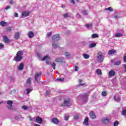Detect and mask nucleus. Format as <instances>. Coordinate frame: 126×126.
I'll list each match as a JSON object with an SVG mask.
<instances>
[{
  "mask_svg": "<svg viewBox=\"0 0 126 126\" xmlns=\"http://www.w3.org/2000/svg\"><path fill=\"white\" fill-rule=\"evenodd\" d=\"M23 53L21 51H19L16 54V56L14 58V61L15 62H20L22 60V55Z\"/></svg>",
  "mask_w": 126,
  "mask_h": 126,
  "instance_id": "f257e3e1",
  "label": "nucleus"
},
{
  "mask_svg": "<svg viewBox=\"0 0 126 126\" xmlns=\"http://www.w3.org/2000/svg\"><path fill=\"white\" fill-rule=\"evenodd\" d=\"M62 107H68L70 106V99H64L63 100V103L61 104Z\"/></svg>",
  "mask_w": 126,
  "mask_h": 126,
  "instance_id": "f03ea898",
  "label": "nucleus"
},
{
  "mask_svg": "<svg viewBox=\"0 0 126 126\" xmlns=\"http://www.w3.org/2000/svg\"><path fill=\"white\" fill-rule=\"evenodd\" d=\"M97 59L99 63H103V61H104V56H103V54L102 53V52H99L97 53Z\"/></svg>",
  "mask_w": 126,
  "mask_h": 126,
  "instance_id": "7ed1b4c3",
  "label": "nucleus"
},
{
  "mask_svg": "<svg viewBox=\"0 0 126 126\" xmlns=\"http://www.w3.org/2000/svg\"><path fill=\"white\" fill-rule=\"evenodd\" d=\"M30 121L32 122H36L38 124H42V122H43V120H42V118L40 117H36V119L35 118L33 119L30 118Z\"/></svg>",
  "mask_w": 126,
  "mask_h": 126,
  "instance_id": "20e7f679",
  "label": "nucleus"
},
{
  "mask_svg": "<svg viewBox=\"0 0 126 126\" xmlns=\"http://www.w3.org/2000/svg\"><path fill=\"white\" fill-rule=\"evenodd\" d=\"M61 39V37H60V34H56L53 35L52 37V40L54 42H57V41H59Z\"/></svg>",
  "mask_w": 126,
  "mask_h": 126,
  "instance_id": "39448f33",
  "label": "nucleus"
},
{
  "mask_svg": "<svg viewBox=\"0 0 126 126\" xmlns=\"http://www.w3.org/2000/svg\"><path fill=\"white\" fill-rule=\"evenodd\" d=\"M88 94H85L83 96H82V99H83V102H84L85 103H87L88 101Z\"/></svg>",
  "mask_w": 126,
  "mask_h": 126,
  "instance_id": "423d86ee",
  "label": "nucleus"
},
{
  "mask_svg": "<svg viewBox=\"0 0 126 126\" xmlns=\"http://www.w3.org/2000/svg\"><path fill=\"white\" fill-rule=\"evenodd\" d=\"M29 14H30V13L28 11H25L22 12V18H23V17H27V16H29Z\"/></svg>",
  "mask_w": 126,
  "mask_h": 126,
  "instance_id": "0eeeda50",
  "label": "nucleus"
},
{
  "mask_svg": "<svg viewBox=\"0 0 126 126\" xmlns=\"http://www.w3.org/2000/svg\"><path fill=\"white\" fill-rule=\"evenodd\" d=\"M41 75H42V73L41 72L35 73L34 76V79L36 81V82L37 83L39 82V81H38V78H39V77H40Z\"/></svg>",
  "mask_w": 126,
  "mask_h": 126,
  "instance_id": "6e6552de",
  "label": "nucleus"
},
{
  "mask_svg": "<svg viewBox=\"0 0 126 126\" xmlns=\"http://www.w3.org/2000/svg\"><path fill=\"white\" fill-rule=\"evenodd\" d=\"M111 63L114 65H120L121 64V61H116V59L112 60Z\"/></svg>",
  "mask_w": 126,
  "mask_h": 126,
  "instance_id": "1a4fd4ad",
  "label": "nucleus"
},
{
  "mask_svg": "<svg viewBox=\"0 0 126 126\" xmlns=\"http://www.w3.org/2000/svg\"><path fill=\"white\" fill-rule=\"evenodd\" d=\"M20 38V33L19 32H17L14 34V39L15 40H18V39Z\"/></svg>",
  "mask_w": 126,
  "mask_h": 126,
  "instance_id": "9d476101",
  "label": "nucleus"
},
{
  "mask_svg": "<svg viewBox=\"0 0 126 126\" xmlns=\"http://www.w3.org/2000/svg\"><path fill=\"white\" fill-rule=\"evenodd\" d=\"M90 116L91 119H95L96 115H95V113L94 111H91L90 113Z\"/></svg>",
  "mask_w": 126,
  "mask_h": 126,
  "instance_id": "9b49d317",
  "label": "nucleus"
},
{
  "mask_svg": "<svg viewBox=\"0 0 126 126\" xmlns=\"http://www.w3.org/2000/svg\"><path fill=\"white\" fill-rule=\"evenodd\" d=\"M108 74L109 76H115V74H116V72H115V71H114V70H111L109 72Z\"/></svg>",
  "mask_w": 126,
  "mask_h": 126,
  "instance_id": "f8f14e48",
  "label": "nucleus"
},
{
  "mask_svg": "<svg viewBox=\"0 0 126 126\" xmlns=\"http://www.w3.org/2000/svg\"><path fill=\"white\" fill-rule=\"evenodd\" d=\"M88 118H86L84 120V121L83 122V125L84 126H89V123H88Z\"/></svg>",
  "mask_w": 126,
  "mask_h": 126,
  "instance_id": "ddd939ff",
  "label": "nucleus"
},
{
  "mask_svg": "<svg viewBox=\"0 0 126 126\" xmlns=\"http://www.w3.org/2000/svg\"><path fill=\"white\" fill-rule=\"evenodd\" d=\"M52 123H53L54 124H55L56 125H58V124H59V120H58V119H57L56 118H54L53 119H52Z\"/></svg>",
  "mask_w": 126,
  "mask_h": 126,
  "instance_id": "4468645a",
  "label": "nucleus"
},
{
  "mask_svg": "<svg viewBox=\"0 0 126 126\" xmlns=\"http://www.w3.org/2000/svg\"><path fill=\"white\" fill-rule=\"evenodd\" d=\"M28 36L29 38H33V37H34V32H29V33L28 34Z\"/></svg>",
  "mask_w": 126,
  "mask_h": 126,
  "instance_id": "2eb2a0df",
  "label": "nucleus"
},
{
  "mask_svg": "<svg viewBox=\"0 0 126 126\" xmlns=\"http://www.w3.org/2000/svg\"><path fill=\"white\" fill-rule=\"evenodd\" d=\"M24 67V64L23 63H21L18 66V70H22Z\"/></svg>",
  "mask_w": 126,
  "mask_h": 126,
  "instance_id": "dca6fc26",
  "label": "nucleus"
},
{
  "mask_svg": "<svg viewBox=\"0 0 126 126\" xmlns=\"http://www.w3.org/2000/svg\"><path fill=\"white\" fill-rule=\"evenodd\" d=\"M103 124H109L110 120L108 118H105L102 120Z\"/></svg>",
  "mask_w": 126,
  "mask_h": 126,
  "instance_id": "f3484780",
  "label": "nucleus"
},
{
  "mask_svg": "<svg viewBox=\"0 0 126 126\" xmlns=\"http://www.w3.org/2000/svg\"><path fill=\"white\" fill-rule=\"evenodd\" d=\"M32 82V78L31 77H29L27 80V84H28V85H30V84H31Z\"/></svg>",
  "mask_w": 126,
  "mask_h": 126,
  "instance_id": "a211bd4d",
  "label": "nucleus"
},
{
  "mask_svg": "<svg viewBox=\"0 0 126 126\" xmlns=\"http://www.w3.org/2000/svg\"><path fill=\"white\" fill-rule=\"evenodd\" d=\"M52 47L54 49H57V48L59 47V45L56 43V42H52Z\"/></svg>",
  "mask_w": 126,
  "mask_h": 126,
  "instance_id": "6ab92c4d",
  "label": "nucleus"
},
{
  "mask_svg": "<svg viewBox=\"0 0 126 126\" xmlns=\"http://www.w3.org/2000/svg\"><path fill=\"white\" fill-rule=\"evenodd\" d=\"M3 39L4 41L6 42V43H8V42H9V40L8 39V38H7V36H6V35H4L3 36Z\"/></svg>",
  "mask_w": 126,
  "mask_h": 126,
  "instance_id": "aec40b11",
  "label": "nucleus"
},
{
  "mask_svg": "<svg viewBox=\"0 0 126 126\" xmlns=\"http://www.w3.org/2000/svg\"><path fill=\"white\" fill-rule=\"evenodd\" d=\"M6 24H7V23L6 22H4L3 21H1L0 22V25H1V26H3V27L6 26Z\"/></svg>",
  "mask_w": 126,
  "mask_h": 126,
  "instance_id": "412c9836",
  "label": "nucleus"
},
{
  "mask_svg": "<svg viewBox=\"0 0 126 126\" xmlns=\"http://www.w3.org/2000/svg\"><path fill=\"white\" fill-rule=\"evenodd\" d=\"M55 61L57 62V63H62L63 61V58H56Z\"/></svg>",
  "mask_w": 126,
  "mask_h": 126,
  "instance_id": "4be33fe9",
  "label": "nucleus"
},
{
  "mask_svg": "<svg viewBox=\"0 0 126 126\" xmlns=\"http://www.w3.org/2000/svg\"><path fill=\"white\" fill-rule=\"evenodd\" d=\"M116 53V51L114 50H111L108 51V55H114Z\"/></svg>",
  "mask_w": 126,
  "mask_h": 126,
  "instance_id": "5701e85b",
  "label": "nucleus"
},
{
  "mask_svg": "<svg viewBox=\"0 0 126 126\" xmlns=\"http://www.w3.org/2000/svg\"><path fill=\"white\" fill-rule=\"evenodd\" d=\"M49 59H50V58L49 57V56L46 55L43 58L41 59V61H42V62H44V61L49 60Z\"/></svg>",
  "mask_w": 126,
  "mask_h": 126,
  "instance_id": "b1692460",
  "label": "nucleus"
},
{
  "mask_svg": "<svg viewBox=\"0 0 126 126\" xmlns=\"http://www.w3.org/2000/svg\"><path fill=\"white\" fill-rule=\"evenodd\" d=\"M83 56L84 57V59H85L86 60H87L90 57L87 54H83Z\"/></svg>",
  "mask_w": 126,
  "mask_h": 126,
  "instance_id": "393cba45",
  "label": "nucleus"
},
{
  "mask_svg": "<svg viewBox=\"0 0 126 126\" xmlns=\"http://www.w3.org/2000/svg\"><path fill=\"white\" fill-rule=\"evenodd\" d=\"M114 100L117 102H119L121 101V97L115 96H114Z\"/></svg>",
  "mask_w": 126,
  "mask_h": 126,
  "instance_id": "a878e982",
  "label": "nucleus"
},
{
  "mask_svg": "<svg viewBox=\"0 0 126 126\" xmlns=\"http://www.w3.org/2000/svg\"><path fill=\"white\" fill-rule=\"evenodd\" d=\"M98 37H99V35H98L96 33H94L92 35V37H93V38H98Z\"/></svg>",
  "mask_w": 126,
  "mask_h": 126,
  "instance_id": "bb28decb",
  "label": "nucleus"
},
{
  "mask_svg": "<svg viewBox=\"0 0 126 126\" xmlns=\"http://www.w3.org/2000/svg\"><path fill=\"white\" fill-rule=\"evenodd\" d=\"M64 18H67V17H69V14L68 13H66L63 15Z\"/></svg>",
  "mask_w": 126,
  "mask_h": 126,
  "instance_id": "cd10ccee",
  "label": "nucleus"
},
{
  "mask_svg": "<svg viewBox=\"0 0 126 126\" xmlns=\"http://www.w3.org/2000/svg\"><path fill=\"white\" fill-rule=\"evenodd\" d=\"M65 56L66 58H67V59H68L69 57H70V54H69V53L68 52H65Z\"/></svg>",
  "mask_w": 126,
  "mask_h": 126,
  "instance_id": "c85d7f7f",
  "label": "nucleus"
},
{
  "mask_svg": "<svg viewBox=\"0 0 126 126\" xmlns=\"http://www.w3.org/2000/svg\"><path fill=\"white\" fill-rule=\"evenodd\" d=\"M96 73L98 75L102 74V72L101 71V69H97L96 70Z\"/></svg>",
  "mask_w": 126,
  "mask_h": 126,
  "instance_id": "c756f323",
  "label": "nucleus"
},
{
  "mask_svg": "<svg viewBox=\"0 0 126 126\" xmlns=\"http://www.w3.org/2000/svg\"><path fill=\"white\" fill-rule=\"evenodd\" d=\"M105 10H108L109 11H111V12L113 11V10H114L113 9V8H112V7H109L107 8H105Z\"/></svg>",
  "mask_w": 126,
  "mask_h": 126,
  "instance_id": "7c9ffc66",
  "label": "nucleus"
},
{
  "mask_svg": "<svg viewBox=\"0 0 126 126\" xmlns=\"http://www.w3.org/2000/svg\"><path fill=\"white\" fill-rule=\"evenodd\" d=\"M94 47H96V43H91L90 44V48H94Z\"/></svg>",
  "mask_w": 126,
  "mask_h": 126,
  "instance_id": "2f4dec72",
  "label": "nucleus"
},
{
  "mask_svg": "<svg viewBox=\"0 0 126 126\" xmlns=\"http://www.w3.org/2000/svg\"><path fill=\"white\" fill-rule=\"evenodd\" d=\"M115 36L116 37H123V34L121 33H118L116 34Z\"/></svg>",
  "mask_w": 126,
  "mask_h": 126,
  "instance_id": "473e14b6",
  "label": "nucleus"
},
{
  "mask_svg": "<svg viewBox=\"0 0 126 126\" xmlns=\"http://www.w3.org/2000/svg\"><path fill=\"white\" fill-rule=\"evenodd\" d=\"M7 103L8 105H12L13 102L12 100H8Z\"/></svg>",
  "mask_w": 126,
  "mask_h": 126,
  "instance_id": "72a5a7b5",
  "label": "nucleus"
},
{
  "mask_svg": "<svg viewBox=\"0 0 126 126\" xmlns=\"http://www.w3.org/2000/svg\"><path fill=\"white\" fill-rule=\"evenodd\" d=\"M22 109H23V110H26L28 109H29V108L28 107V106H27L26 105H23L22 107Z\"/></svg>",
  "mask_w": 126,
  "mask_h": 126,
  "instance_id": "f704fd0d",
  "label": "nucleus"
},
{
  "mask_svg": "<svg viewBox=\"0 0 126 126\" xmlns=\"http://www.w3.org/2000/svg\"><path fill=\"white\" fill-rule=\"evenodd\" d=\"M51 65H52V68H53V69H54V70L56 69V63L53 62Z\"/></svg>",
  "mask_w": 126,
  "mask_h": 126,
  "instance_id": "c9c22d12",
  "label": "nucleus"
},
{
  "mask_svg": "<svg viewBox=\"0 0 126 126\" xmlns=\"http://www.w3.org/2000/svg\"><path fill=\"white\" fill-rule=\"evenodd\" d=\"M122 115H123V116H125V117H126V109H124L123 110Z\"/></svg>",
  "mask_w": 126,
  "mask_h": 126,
  "instance_id": "e433bc0d",
  "label": "nucleus"
},
{
  "mask_svg": "<svg viewBox=\"0 0 126 126\" xmlns=\"http://www.w3.org/2000/svg\"><path fill=\"white\" fill-rule=\"evenodd\" d=\"M26 91L27 94H29V93H30V92L32 91V90L31 89H27Z\"/></svg>",
  "mask_w": 126,
  "mask_h": 126,
  "instance_id": "4c0bfd02",
  "label": "nucleus"
},
{
  "mask_svg": "<svg viewBox=\"0 0 126 126\" xmlns=\"http://www.w3.org/2000/svg\"><path fill=\"white\" fill-rule=\"evenodd\" d=\"M85 27H87V28H90V27H92V24H86V25H85Z\"/></svg>",
  "mask_w": 126,
  "mask_h": 126,
  "instance_id": "58836bf2",
  "label": "nucleus"
},
{
  "mask_svg": "<svg viewBox=\"0 0 126 126\" xmlns=\"http://www.w3.org/2000/svg\"><path fill=\"white\" fill-rule=\"evenodd\" d=\"M114 126H119V121H116L114 122V125H113Z\"/></svg>",
  "mask_w": 126,
  "mask_h": 126,
  "instance_id": "ea45409f",
  "label": "nucleus"
},
{
  "mask_svg": "<svg viewBox=\"0 0 126 126\" xmlns=\"http://www.w3.org/2000/svg\"><path fill=\"white\" fill-rule=\"evenodd\" d=\"M101 95L102 96H107V93L105 91H103L101 93Z\"/></svg>",
  "mask_w": 126,
  "mask_h": 126,
  "instance_id": "a19ab883",
  "label": "nucleus"
},
{
  "mask_svg": "<svg viewBox=\"0 0 126 126\" xmlns=\"http://www.w3.org/2000/svg\"><path fill=\"white\" fill-rule=\"evenodd\" d=\"M82 13L84 14V15H87V14H88V12L87 10H84L82 11Z\"/></svg>",
  "mask_w": 126,
  "mask_h": 126,
  "instance_id": "79ce46f5",
  "label": "nucleus"
},
{
  "mask_svg": "<svg viewBox=\"0 0 126 126\" xmlns=\"http://www.w3.org/2000/svg\"><path fill=\"white\" fill-rule=\"evenodd\" d=\"M50 93H51V91H47L45 93V96H48L50 94Z\"/></svg>",
  "mask_w": 126,
  "mask_h": 126,
  "instance_id": "37998d69",
  "label": "nucleus"
},
{
  "mask_svg": "<svg viewBox=\"0 0 126 126\" xmlns=\"http://www.w3.org/2000/svg\"><path fill=\"white\" fill-rule=\"evenodd\" d=\"M4 48V45L0 43V50H2V49H3Z\"/></svg>",
  "mask_w": 126,
  "mask_h": 126,
  "instance_id": "c03bdc74",
  "label": "nucleus"
},
{
  "mask_svg": "<svg viewBox=\"0 0 126 126\" xmlns=\"http://www.w3.org/2000/svg\"><path fill=\"white\" fill-rule=\"evenodd\" d=\"M79 118V117L78 115H75L74 116V120H78Z\"/></svg>",
  "mask_w": 126,
  "mask_h": 126,
  "instance_id": "a18cd8bd",
  "label": "nucleus"
},
{
  "mask_svg": "<svg viewBox=\"0 0 126 126\" xmlns=\"http://www.w3.org/2000/svg\"><path fill=\"white\" fill-rule=\"evenodd\" d=\"M64 78H58L57 79V80L58 81H61V82H62V81H63V80H64Z\"/></svg>",
  "mask_w": 126,
  "mask_h": 126,
  "instance_id": "49530a36",
  "label": "nucleus"
},
{
  "mask_svg": "<svg viewBox=\"0 0 126 126\" xmlns=\"http://www.w3.org/2000/svg\"><path fill=\"white\" fill-rule=\"evenodd\" d=\"M6 30L7 32H10V31H11V28H10V27L7 28Z\"/></svg>",
  "mask_w": 126,
  "mask_h": 126,
  "instance_id": "de8ad7c7",
  "label": "nucleus"
},
{
  "mask_svg": "<svg viewBox=\"0 0 126 126\" xmlns=\"http://www.w3.org/2000/svg\"><path fill=\"white\" fill-rule=\"evenodd\" d=\"M52 35V32H49L47 34V37L49 38V37H50V36Z\"/></svg>",
  "mask_w": 126,
  "mask_h": 126,
  "instance_id": "09e8293b",
  "label": "nucleus"
},
{
  "mask_svg": "<svg viewBox=\"0 0 126 126\" xmlns=\"http://www.w3.org/2000/svg\"><path fill=\"white\" fill-rule=\"evenodd\" d=\"M7 108H8L9 110H12V105H9V106L7 107Z\"/></svg>",
  "mask_w": 126,
  "mask_h": 126,
  "instance_id": "8fccbe9b",
  "label": "nucleus"
},
{
  "mask_svg": "<svg viewBox=\"0 0 126 126\" xmlns=\"http://www.w3.org/2000/svg\"><path fill=\"white\" fill-rule=\"evenodd\" d=\"M65 121H67L68 119H69V116H65L64 117Z\"/></svg>",
  "mask_w": 126,
  "mask_h": 126,
  "instance_id": "3c124183",
  "label": "nucleus"
},
{
  "mask_svg": "<svg viewBox=\"0 0 126 126\" xmlns=\"http://www.w3.org/2000/svg\"><path fill=\"white\" fill-rule=\"evenodd\" d=\"M123 66L124 67V71H125V72H126V64H123Z\"/></svg>",
  "mask_w": 126,
  "mask_h": 126,
  "instance_id": "603ef678",
  "label": "nucleus"
},
{
  "mask_svg": "<svg viewBox=\"0 0 126 126\" xmlns=\"http://www.w3.org/2000/svg\"><path fill=\"white\" fill-rule=\"evenodd\" d=\"M14 16L15 17H18V13H15Z\"/></svg>",
  "mask_w": 126,
  "mask_h": 126,
  "instance_id": "864d4df0",
  "label": "nucleus"
},
{
  "mask_svg": "<svg viewBox=\"0 0 126 126\" xmlns=\"http://www.w3.org/2000/svg\"><path fill=\"white\" fill-rule=\"evenodd\" d=\"M78 70V67L77 66H75V71H77Z\"/></svg>",
  "mask_w": 126,
  "mask_h": 126,
  "instance_id": "5fc2aeb1",
  "label": "nucleus"
},
{
  "mask_svg": "<svg viewBox=\"0 0 126 126\" xmlns=\"http://www.w3.org/2000/svg\"><path fill=\"white\" fill-rule=\"evenodd\" d=\"M10 8V6H7L5 7V9L7 10V9H9Z\"/></svg>",
  "mask_w": 126,
  "mask_h": 126,
  "instance_id": "6e6d98bb",
  "label": "nucleus"
},
{
  "mask_svg": "<svg viewBox=\"0 0 126 126\" xmlns=\"http://www.w3.org/2000/svg\"><path fill=\"white\" fill-rule=\"evenodd\" d=\"M71 2L74 4L75 3V2L74 1V0H71Z\"/></svg>",
  "mask_w": 126,
  "mask_h": 126,
  "instance_id": "4d7b16f0",
  "label": "nucleus"
},
{
  "mask_svg": "<svg viewBox=\"0 0 126 126\" xmlns=\"http://www.w3.org/2000/svg\"><path fill=\"white\" fill-rule=\"evenodd\" d=\"M85 83H84V84H79V86H83V85H85Z\"/></svg>",
  "mask_w": 126,
  "mask_h": 126,
  "instance_id": "13d9d810",
  "label": "nucleus"
},
{
  "mask_svg": "<svg viewBox=\"0 0 126 126\" xmlns=\"http://www.w3.org/2000/svg\"><path fill=\"white\" fill-rule=\"evenodd\" d=\"M124 61L125 63H126V56H125L124 57Z\"/></svg>",
  "mask_w": 126,
  "mask_h": 126,
  "instance_id": "bf43d9fd",
  "label": "nucleus"
},
{
  "mask_svg": "<svg viewBox=\"0 0 126 126\" xmlns=\"http://www.w3.org/2000/svg\"><path fill=\"white\" fill-rule=\"evenodd\" d=\"M10 4H13V0H11L10 1Z\"/></svg>",
  "mask_w": 126,
  "mask_h": 126,
  "instance_id": "052dcab7",
  "label": "nucleus"
},
{
  "mask_svg": "<svg viewBox=\"0 0 126 126\" xmlns=\"http://www.w3.org/2000/svg\"><path fill=\"white\" fill-rule=\"evenodd\" d=\"M61 7H62V8H64V7H65V5H61Z\"/></svg>",
  "mask_w": 126,
  "mask_h": 126,
  "instance_id": "680f3d73",
  "label": "nucleus"
},
{
  "mask_svg": "<svg viewBox=\"0 0 126 126\" xmlns=\"http://www.w3.org/2000/svg\"><path fill=\"white\" fill-rule=\"evenodd\" d=\"M79 83H81V82H82V80L79 79Z\"/></svg>",
  "mask_w": 126,
  "mask_h": 126,
  "instance_id": "e2e57ef3",
  "label": "nucleus"
},
{
  "mask_svg": "<svg viewBox=\"0 0 126 126\" xmlns=\"http://www.w3.org/2000/svg\"><path fill=\"white\" fill-rule=\"evenodd\" d=\"M46 64H50V62L46 61Z\"/></svg>",
  "mask_w": 126,
  "mask_h": 126,
  "instance_id": "0e129e2a",
  "label": "nucleus"
},
{
  "mask_svg": "<svg viewBox=\"0 0 126 126\" xmlns=\"http://www.w3.org/2000/svg\"><path fill=\"white\" fill-rule=\"evenodd\" d=\"M34 126H40V125H37V124H34Z\"/></svg>",
  "mask_w": 126,
  "mask_h": 126,
  "instance_id": "69168bd1",
  "label": "nucleus"
},
{
  "mask_svg": "<svg viewBox=\"0 0 126 126\" xmlns=\"http://www.w3.org/2000/svg\"><path fill=\"white\" fill-rule=\"evenodd\" d=\"M114 18H118V16H114Z\"/></svg>",
  "mask_w": 126,
  "mask_h": 126,
  "instance_id": "338daca9",
  "label": "nucleus"
},
{
  "mask_svg": "<svg viewBox=\"0 0 126 126\" xmlns=\"http://www.w3.org/2000/svg\"><path fill=\"white\" fill-rule=\"evenodd\" d=\"M37 56L39 57H40L39 54H37Z\"/></svg>",
  "mask_w": 126,
  "mask_h": 126,
  "instance_id": "774afa93",
  "label": "nucleus"
}]
</instances>
